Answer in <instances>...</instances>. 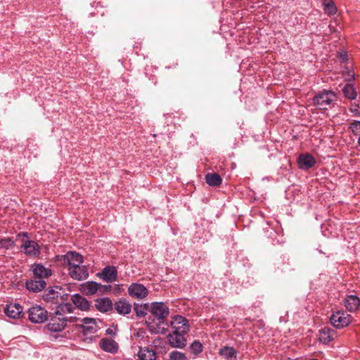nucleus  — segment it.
<instances>
[{
	"mask_svg": "<svg viewBox=\"0 0 360 360\" xmlns=\"http://www.w3.org/2000/svg\"><path fill=\"white\" fill-rule=\"evenodd\" d=\"M63 262L68 266V269L82 264L84 262L82 255L75 252H68L63 256Z\"/></svg>",
	"mask_w": 360,
	"mask_h": 360,
	"instance_id": "11",
	"label": "nucleus"
},
{
	"mask_svg": "<svg viewBox=\"0 0 360 360\" xmlns=\"http://www.w3.org/2000/svg\"><path fill=\"white\" fill-rule=\"evenodd\" d=\"M342 90L346 91V90H355V88L353 86L352 84L349 83H347L344 87L342 89Z\"/></svg>",
	"mask_w": 360,
	"mask_h": 360,
	"instance_id": "38",
	"label": "nucleus"
},
{
	"mask_svg": "<svg viewBox=\"0 0 360 360\" xmlns=\"http://www.w3.org/2000/svg\"><path fill=\"white\" fill-rule=\"evenodd\" d=\"M349 111L354 116L360 117V105L352 103L349 107Z\"/></svg>",
	"mask_w": 360,
	"mask_h": 360,
	"instance_id": "35",
	"label": "nucleus"
},
{
	"mask_svg": "<svg viewBox=\"0 0 360 360\" xmlns=\"http://www.w3.org/2000/svg\"><path fill=\"white\" fill-rule=\"evenodd\" d=\"M46 286L45 280H40L33 277L25 282V287L27 290L33 292H39L44 290Z\"/></svg>",
	"mask_w": 360,
	"mask_h": 360,
	"instance_id": "13",
	"label": "nucleus"
},
{
	"mask_svg": "<svg viewBox=\"0 0 360 360\" xmlns=\"http://www.w3.org/2000/svg\"><path fill=\"white\" fill-rule=\"evenodd\" d=\"M110 285H103L94 281H88L83 285V289L88 295H94L97 291H101L103 288H110Z\"/></svg>",
	"mask_w": 360,
	"mask_h": 360,
	"instance_id": "22",
	"label": "nucleus"
},
{
	"mask_svg": "<svg viewBox=\"0 0 360 360\" xmlns=\"http://www.w3.org/2000/svg\"><path fill=\"white\" fill-rule=\"evenodd\" d=\"M47 311L41 306L36 305L28 309V319L34 323H41L48 320Z\"/></svg>",
	"mask_w": 360,
	"mask_h": 360,
	"instance_id": "2",
	"label": "nucleus"
},
{
	"mask_svg": "<svg viewBox=\"0 0 360 360\" xmlns=\"http://www.w3.org/2000/svg\"><path fill=\"white\" fill-rule=\"evenodd\" d=\"M311 360H317V359H311Z\"/></svg>",
	"mask_w": 360,
	"mask_h": 360,
	"instance_id": "43",
	"label": "nucleus"
},
{
	"mask_svg": "<svg viewBox=\"0 0 360 360\" xmlns=\"http://www.w3.org/2000/svg\"><path fill=\"white\" fill-rule=\"evenodd\" d=\"M297 162L300 168L302 169H309L316 164L314 158L310 154H301Z\"/></svg>",
	"mask_w": 360,
	"mask_h": 360,
	"instance_id": "19",
	"label": "nucleus"
},
{
	"mask_svg": "<svg viewBox=\"0 0 360 360\" xmlns=\"http://www.w3.org/2000/svg\"><path fill=\"white\" fill-rule=\"evenodd\" d=\"M115 310L120 315H127L131 311V305L126 299H120L113 304Z\"/></svg>",
	"mask_w": 360,
	"mask_h": 360,
	"instance_id": "18",
	"label": "nucleus"
},
{
	"mask_svg": "<svg viewBox=\"0 0 360 360\" xmlns=\"http://www.w3.org/2000/svg\"><path fill=\"white\" fill-rule=\"evenodd\" d=\"M345 97L350 100H354L357 96V91H343Z\"/></svg>",
	"mask_w": 360,
	"mask_h": 360,
	"instance_id": "37",
	"label": "nucleus"
},
{
	"mask_svg": "<svg viewBox=\"0 0 360 360\" xmlns=\"http://www.w3.org/2000/svg\"><path fill=\"white\" fill-rule=\"evenodd\" d=\"M359 143L360 145V136H359Z\"/></svg>",
	"mask_w": 360,
	"mask_h": 360,
	"instance_id": "42",
	"label": "nucleus"
},
{
	"mask_svg": "<svg viewBox=\"0 0 360 360\" xmlns=\"http://www.w3.org/2000/svg\"><path fill=\"white\" fill-rule=\"evenodd\" d=\"M323 8L326 13L334 15L337 12V8L332 0H323Z\"/></svg>",
	"mask_w": 360,
	"mask_h": 360,
	"instance_id": "31",
	"label": "nucleus"
},
{
	"mask_svg": "<svg viewBox=\"0 0 360 360\" xmlns=\"http://www.w3.org/2000/svg\"><path fill=\"white\" fill-rule=\"evenodd\" d=\"M79 320L82 323L80 327L85 333H94L97 331L98 326L95 319L86 317L82 319H79L77 321Z\"/></svg>",
	"mask_w": 360,
	"mask_h": 360,
	"instance_id": "16",
	"label": "nucleus"
},
{
	"mask_svg": "<svg viewBox=\"0 0 360 360\" xmlns=\"http://www.w3.org/2000/svg\"><path fill=\"white\" fill-rule=\"evenodd\" d=\"M99 347L105 352L115 354L119 349L118 344L112 339L104 338L99 341Z\"/></svg>",
	"mask_w": 360,
	"mask_h": 360,
	"instance_id": "15",
	"label": "nucleus"
},
{
	"mask_svg": "<svg viewBox=\"0 0 360 360\" xmlns=\"http://www.w3.org/2000/svg\"><path fill=\"white\" fill-rule=\"evenodd\" d=\"M148 309V304H137L135 303L134 305V310L136 315L139 318H143L147 314Z\"/></svg>",
	"mask_w": 360,
	"mask_h": 360,
	"instance_id": "29",
	"label": "nucleus"
},
{
	"mask_svg": "<svg viewBox=\"0 0 360 360\" xmlns=\"http://www.w3.org/2000/svg\"><path fill=\"white\" fill-rule=\"evenodd\" d=\"M150 312L159 321L164 323L169 316V307L163 302H155L151 304Z\"/></svg>",
	"mask_w": 360,
	"mask_h": 360,
	"instance_id": "4",
	"label": "nucleus"
},
{
	"mask_svg": "<svg viewBox=\"0 0 360 360\" xmlns=\"http://www.w3.org/2000/svg\"><path fill=\"white\" fill-rule=\"evenodd\" d=\"M6 315L12 319H18L22 313V308L20 304H9L4 309Z\"/></svg>",
	"mask_w": 360,
	"mask_h": 360,
	"instance_id": "21",
	"label": "nucleus"
},
{
	"mask_svg": "<svg viewBox=\"0 0 360 360\" xmlns=\"http://www.w3.org/2000/svg\"><path fill=\"white\" fill-rule=\"evenodd\" d=\"M345 304L347 309L350 311H354L359 308L360 305V300L356 295H348L345 298Z\"/></svg>",
	"mask_w": 360,
	"mask_h": 360,
	"instance_id": "26",
	"label": "nucleus"
},
{
	"mask_svg": "<svg viewBox=\"0 0 360 360\" xmlns=\"http://www.w3.org/2000/svg\"><path fill=\"white\" fill-rule=\"evenodd\" d=\"M75 309L74 306L70 303L59 304L57 306L56 311L58 314H63L65 313H72Z\"/></svg>",
	"mask_w": 360,
	"mask_h": 360,
	"instance_id": "30",
	"label": "nucleus"
},
{
	"mask_svg": "<svg viewBox=\"0 0 360 360\" xmlns=\"http://www.w3.org/2000/svg\"><path fill=\"white\" fill-rule=\"evenodd\" d=\"M128 293L132 297L143 299L147 297L148 290L143 284L134 283L128 288Z\"/></svg>",
	"mask_w": 360,
	"mask_h": 360,
	"instance_id": "7",
	"label": "nucleus"
},
{
	"mask_svg": "<svg viewBox=\"0 0 360 360\" xmlns=\"http://www.w3.org/2000/svg\"><path fill=\"white\" fill-rule=\"evenodd\" d=\"M24 253L29 257H37L40 254L41 250L39 244L31 240H26L21 245Z\"/></svg>",
	"mask_w": 360,
	"mask_h": 360,
	"instance_id": "8",
	"label": "nucleus"
},
{
	"mask_svg": "<svg viewBox=\"0 0 360 360\" xmlns=\"http://www.w3.org/2000/svg\"><path fill=\"white\" fill-rule=\"evenodd\" d=\"M319 340L323 344H328L332 342L335 337V331L328 327H324L319 330Z\"/></svg>",
	"mask_w": 360,
	"mask_h": 360,
	"instance_id": "20",
	"label": "nucleus"
},
{
	"mask_svg": "<svg viewBox=\"0 0 360 360\" xmlns=\"http://www.w3.org/2000/svg\"><path fill=\"white\" fill-rule=\"evenodd\" d=\"M354 73L353 71H348L347 72V77L345 78L346 80L351 81L352 79H354Z\"/></svg>",
	"mask_w": 360,
	"mask_h": 360,
	"instance_id": "40",
	"label": "nucleus"
},
{
	"mask_svg": "<svg viewBox=\"0 0 360 360\" xmlns=\"http://www.w3.org/2000/svg\"><path fill=\"white\" fill-rule=\"evenodd\" d=\"M352 125L355 127V128H357L359 127V129H360V121L359 120H355L352 124Z\"/></svg>",
	"mask_w": 360,
	"mask_h": 360,
	"instance_id": "41",
	"label": "nucleus"
},
{
	"mask_svg": "<svg viewBox=\"0 0 360 360\" xmlns=\"http://www.w3.org/2000/svg\"><path fill=\"white\" fill-rule=\"evenodd\" d=\"M95 307L101 312L107 313L113 309V304L109 297H101L95 300Z\"/></svg>",
	"mask_w": 360,
	"mask_h": 360,
	"instance_id": "17",
	"label": "nucleus"
},
{
	"mask_svg": "<svg viewBox=\"0 0 360 360\" xmlns=\"http://www.w3.org/2000/svg\"><path fill=\"white\" fill-rule=\"evenodd\" d=\"M70 276L77 281H82L89 276L88 269L86 266L79 264L68 269Z\"/></svg>",
	"mask_w": 360,
	"mask_h": 360,
	"instance_id": "10",
	"label": "nucleus"
},
{
	"mask_svg": "<svg viewBox=\"0 0 360 360\" xmlns=\"http://www.w3.org/2000/svg\"><path fill=\"white\" fill-rule=\"evenodd\" d=\"M338 57L342 63H345L348 60V55L345 51H341L338 53Z\"/></svg>",
	"mask_w": 360,
	"mask_h": 360,
	"instance_id": "36",
	"label": "nucleus"
},
{
	"mask_svg": "<svg viewBox=\"0 0 360 360\" xmlns=\"http://www.w3.org/2000/svg\"><path fill=\"white\" fill-rule=\"evenodd\" d=\"M330 321L336 328L347 326L352 321V316L342 311H338L332 314Z\"/></svg>",
	"mask_w": 360,
	"mask_h": 360,
	"instance_id": "5",
	"label": "nucleus"
},
{
	"mask_svg": "<svg viewBox=\"0 0 360 360\" xmlns=\"http://www.w3.org/2000/svg\"><path fill=\"white\" fill-rule=\"evenodd\" d=\"M15 245L14 241L11 238H3L0 240V246L5 249H11Z\"/></svg>",
	"mask_w": 360,
	"mask_h": 360,
	"instance_id": "34",
	"label": "nucleus"
},
{
	"mask_svg": "<svg viewBox=\"0 0 360 360\" xmlns=\"http://www.w3.org/2000/svg\"><path fill=\"white\" fill-rule=\"evenodd\" d=\"M78 319L79 318L75 316L65 317L63 314H58L55 311L48 317L49 322L46 326L51 332H60L65 329L68 322L76 323Z\"/></svg>",
	"mask_w": 360,
	"mask_h": 360,
	"instance_id": "1",
	"label": "nucleus"
},
{
	"mask_svg": "<svg viewBox=\"0 0 360 360\" xmlns=\"http://www.w3.org/2000/svg\"><path fill=\"white\" fill-rule=\"evenodd\" d=\"M185 333H172L167 335L169 345L174 348H184L186 345V339L184 337Z\"/></svg>",
	"mask_w": 360,
	"mask_h": 360,
	"instance_id": "9",
	"label": "nucleus"
},
{
	"mask_svg": "<svg viewBox=\"0 0 360 360\" xmlns=\"http://www.w3.org/2000/svg\"><path fill=\"white\" fill-rule=\"evenodd\" d=\"M139 360H155L157 354L155 351L150 347H140L138 352Z\"/></svg>",
	"mask_w": 360,
	"mask_h": 360,
	"instance_id": "24",
	"label": "nucleus"
},
{
	"mask_svg": "<svg viewBox=\"0 0 360 360\" xmlns=\"http://www.w3.org/2000/svg\"><path fill=\"white\" fill-rule=\"evenodd\" d=\"M337 95L335 91H321L314 98V103L319 105L320 108L326 109L336 100Z\"/></svg>",
	"mask_w": 360,
	"mask_h": 360,
	"instance_id": "3",
	"label": "nucleus"
},
{
	"mask_svg": "<svg viewBox=\"0 0 360 360\" xmlns=\"http://www.w3.org/2000/svg\"><path fill=\"white\" fill-rule=\"evenodd\" d=\"M106 334L108 335H115L116 332H115V328H112V327H110V328H108L106 331H105Z\"/></svg>",
	"mask_w": 360,
	"mask_h": 360,
	"instance_id": "39",
	"label": "nucleus"
},
{
	"mask_svg": "<svg viewBox=\"0 0 360 360\" xmlns=\"http://www.w3.org/2000/svg\"><path fill=\"white\" fill-rule=\"evenodd\" d=\"M169 360H187L186 355L179 351H172L169 355Z\"/></svg>",
	"mask_w": 360,
	"mask_h": 360,
	"instance_id": "33",
	"label": "nucleus"
},
{
	"mask_svg": "<svg viewBox=\"0 0 360 360\" xmlns=\"http://www.w3.org/2000/svg\"><path fill=\"white\" fill-rule=\"evenodd\" d=\"M101 278L105 282H114L117 278V270L114 266H107L103 269Z\"/></svg>",
	"mask_w": 360,
	"mask_h": 360,
	"instance_id": "14",
	"label": "nucleus"
},
{
	"mask_svg": "<svg viewBox=\"0 0 360 360\" xmlns=\"http://www.w3.org/2000/svg\"><path fill=\"white\" fill-rule=\"evenodd\" d=\"M191 352L195 354H198L202 351V345L198 340H195L190 345Z\"/></svg>",
	"mask_w": 360,
	"mask_h": 360,
	"instance_id": "32",
	"label": "nucleus"
},
{
	"mask_svg": "<svg viewBox=\"0 0 360 360\" xmlns=\"http://www.w3.org/2000/svg\"><path fill=\"white\" fill-rule=\"evenodd\" d=\"M171 326L174 333L186 334L190 329L188 320L182 316H175L171 321Z\"/></svg>",
	"mask_w": 360,
	"mask_h": 360,
	"instance_id": "6",
	"label": "nucleus"
},
{
	"mask_svg": "<svg viewBox=\"0 0 360 360\" xmlns=\"http://www.w3.org/2000/svg\"><path fill=\"white\" fill-rule=\"evenodd\" d=\"M72 302L74 305L82 311H88L89 309L90 304L89 301L82 295L79 294H74L72 295Z\"/></svg>",
	"mask_w": 360,
	"mask_h": 360,
	"instance_id": "23",
	"label": "nucleus"
},
{
	"mask_svg": "<svg viewBox=\"0 0 360 360\" xmlns=\"http://www.w3.org/2000/svg\"><path fill=\"white\" fill-rule=\"evenodd\" d=\"M32 272L34 277L40 280H44L52 275L51 269L45 267L41 264H34L32 265Z\"/></svg>",
	"mask_w": 360,
	"mask_h": 360,
	"instance_id": "12",
	"label": "nucleus"
},
{
	"mask_svg": "<svg viewBox=\"0 0 360 360\" xmlns=\"http://www.w3.org/2000/svg\"><path fill=\"white\" fill-rule=\"evenodd\" d=\"M205 181L210 186H219L221 184L222 179L217 173H208L205 175Z\"/></svg>",
	"mask_w": 360,
	"mask_h": 360,
	"instance_id": "27",
	"label": "nucleus"
},
{
	"mask_svg": "<svg viewBox=\"0 0 360 360\" xmlns=\"http://www.w3.org/2000/svg\"><path fill=\"white\" fill-rule=\"evenodd\" d=\"M59 296H61L60 292L51 288L44 292L43 298L46 302H53V300H57Z\"/></svg>",
	"mask_w": 360,
	"mask_h": 360,
	"instance_id": "28",
	"label": "nucleus"
},
{
	"mask_svg": "<svg viewBox=\"0 0 360 360\" xmlns=\"http://www.w3.org/2000/svg\"><path fill=\"white\" fill-rule=\"evenodd\" d=\"M219 354L226 360H236L237 359V352L232 347H221L219 351Z\"/></svg>",
	"mask_w": 360,
	"mask_h": 360,
	"instance_id": "25",
	"label": "nucleus"
}]
</instances>
